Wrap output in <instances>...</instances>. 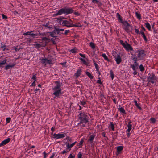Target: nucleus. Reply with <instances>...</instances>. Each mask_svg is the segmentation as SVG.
Listing matches in <instances>:
<instances>
[{
    "mask_svg": "<svg viewBox=\"0 0 158 158\" xmlns=\"http://www.w3.org/2000/svg\"><path fill=\"white\" fill-rule=\"evenodd\" d=\"M144 52L145 51L143 50H138V49H136L131 53V55L133 56L132 60H134V63L139 64L137 61L143 59Z\"/></svg>",
    "mask_w": 158,
    "mask_h": 158,
    "instance_id": "obj_1",
    "label": "nucleus"
},
{
    "mask_svg": "<svg viewBox=\"0 0 158 158\" xmlns=\"http://www.w3.org/2000/svg\"><path fill=\"white\" fill-rule=\"evenodd\" d=\"M80 120L78 125L81 127H84L86 126L87 123L89 122V118L85 112L80 111L78 115Z\"/></svg>",
    "mask_w": 158,
    "mask_h": 158,
    "instance_id": "obj_2",
    "label": "nucleus"
},
{
    "mask_svg": "<svg viewBox=\"0 0 158 158\" xmlns=\"http://www.w3.org/2000/svg\"><path fill=\"white\" fill-rule=\"evenodd\" d=\"M62 26H66L67 27H80L81 26V24L78 23L77 24H73L72 21L71 20H64L63 21V22L62 23Z\"/></svg>",
    "mask_w": 158,
    "mask_h": 158,
    "instance_id": "obj_3",
    "label": "nucleus"
},
{
    "mask_svg": "<svg viewBox=\"0 0 158 158\" xmlns=\"http://www.w3.org/2000/svg\"><path fill=\"white\" fill-rule=\"evenodd\" d=\"M157 78L155 75L153 73L149 74L147 78V81L148 83H151L154 84L157 81Z\"/></svg>",
    "mask_w": 158,
    "mask_h": 158,
    "instance_id": "obj_4",
    "label": "nucleus"
},
{
    "mask_svg": "<svg viewBox=\"0 0 158 158\" xmlns=\"http://www.w3.org/2000/svg\"><path fill=\"white\" fill-rule=\"evenodd\" d=\"M120 43L123 47L127 51H131L133 52V48L131 45L128 44L127 41H125V43L122 40H120Z\"/></svg>",
    "mask_w": 158,
    "mask_h": 158,
    "instance_id": "obj_5",
    "label": "nucleus"
},
{
    "mask_svg": "<svg viewBox=\"0 0 158 158\" xmlns=\"http://www.w3.org/2000/svg\"><path fill=\"white\" fill-rule=\"evenodd\" d=\"M112 55L115 58V60L117 64H119L122 61L120 55L117 54L116 52H114L112 53Z\"/></svg>",
    "mask_w": 158,
    "mask_h": 158,
    "instance_id": "obj_6",
    "label": "nucleus"
},
{
    "mask_svg": "<svg viewBox=\"0 0 158 158\" xmlns=\"http://www.w3.org/2000/svg\"><path fill=\"white\" fill-rule=\"evenodd\" d=\"M130 67L132 68L134 71V72L133 73L134 75H136L138 73V72L136 71V69L138 68L139 64H136L134 63L130 65Z\"/></svg>",
    "mask_w": 158,
    "mask_h": 158,
    "instance_id": "obj_7",
    "label": "nucleus"
},
{
    "mask_svg": "<svg viewBox=\"0 0 158 158\" xmlns=\"http://www.w3.org/2000/svg\"><path fill=\"white\" fill-rule=\"evenodd\" d=\"M122 24L125 26L124 29L127 32H129V28L130 27H131L130 24L128 23V22L127 21H124L122 23Z\"/></svg>",
    "mask_w": 158,
    "mask_h": 158,
    "instance_id": "obj_8",
    "label": "nucleus"
},
{
    "mask_svg": "<svg viewBox=\"0 0 158 158\" xmlns=\"http://www.w3.org/2000/svg\"><path fill=\"white\" fill-rule=\"evenodd\" d=\"M54 92L53 93L52 95H55V96L54 98H55L56 97L57 98H59L60 97V95L62 94L61 93V89H56V90H54Z\"/></svg>",
    "mask_w": 158,
    "mask_h": 158,
    "instance_id": "obj_9",
    "label": "nucleus"
},
{
    "mask_svg": "<svg viewBox=\"0 0 158 158\" xmlns=\"http://www.w3.org/2000/svg\"><path fill=\"white\" fill-rule=\"evenodd\" d=\"M54 82L56 84V85L52 88L53 90H56V89H61L60 87L61 85L60 82L57 81H55Z\"/></svg>",
    "mask_w": 158,
    "mask_h": 158,
    "instance_id": "obj_10",
    "label": "nucleus"
},
{
    "mask_svg": "<svg viewBox=\"0 0 158 158\" xmlns=\"http://www.w3.org/2000/svg\"><path fill=\"white\" fill-rule=\"evenodd\" d=\"M76 143L77 142L75 141L73 143L69 144V143H66L65 144L66 145L67 150H69V151H70L71 150V148L73 147Z\"/></svg>",
    "mask_w": 158,
    "mask_h": 158,
    "instance_id": "obj_11",
    "label": "nucleus"
},
{
    "mask_svg": "<svg viewBox=\"0 0 158 158\" xmlns=\"http://www.w3.org/2000/svg\"><path fill=\"white\" fill-rule=\"evenodd\" d=\"M54 137L56 138V139H59L64 138L65 137V135L63 134H54L53 135Z\"/></svg>",
    "mask_w": 158,
    "mask_h": 158,
    "instance_id": "obj_12",
    "label": "nucleus"
},
{
    "mask_svg": "<svg viewBox=\"0 0 158 158\" xmlns=\"http://www.w3.org/2000/svg\"><path fill=\"white\" fill-rule=\"evenodd\" d=\"M116 148L117 151L116 152V154L117 155H118L121 153V152L123 149V146H120L117 147Z\"/></svg>",
    "mask_w": 158,
    "mask_h": 158,
    "instance_id": "obj_13",
    "label": "nucleus"
},
{
    "mask_svg": "<svg viewBox=\"0 0 158 158\" xmlns=\"http://www.w3.org/2000/svg\"><path fill=\"white\" fill-rule=\"evenodd\" d=\"M64 14L68 15L73 12V11L72 8H64Z\"/></svg>",
    "mask_w": 158,
    "mask_h": 158,
    "instance_id": "obj_14",
    "label": "nucleus"
},
{
    "mask_svg": "<svg viewBox=\"0 0 158 158\" xmlns=\"http://www.w3.org/2000/svg\"><path fill=\"white\" fill-rule=\"evenodd\" d=\"M9 142H10V138H8V139L4 140L0 143V147L7 144Z\"/></svg>",
    "mask_w": 158,
    "mask_h": 158,
    "instance_id": "obj_15",
    "label": "nucleus"
},
{
    "mask_svg": "<svg viewBox=\"0 0 158 158\" xmlns=\"http://www.w3.org/2000/svg\"><path fill=\"white\" fill-rule=\"evenodd\" d=\"M95 136V135H92L90 136L88 140V141H89L90 143L91 144L93 143V140Z\"/></svg>",
    "mask_w": 158,
    "mask_h": 158,
    "instance_id": "obj_16",
    "label": "nucleus"
},
{
    "mask_svg": "<svg viewBox=\"0 0 158 158\" xmlns=\"http://www.w3.org/2000/svg\"><path fill=\"white\" fill-rule=\"evenodd\" d=\"M40 60H41V63L45 65H46L47 64V58H42L40 59Z\"/></svg>",
    "mask_w": 158,
    "mask_h": 158,
    "instance_id": "obj_17",
    "label": "nucleus"
},
{
    "mask_svg": "<svg viewBox=\"0 0 158 158\" xmlns=\"http://www.w3.org/2000/svg\"><path fill=\"white\" fill-rule=\"evenodd\" d=\"M132 123V122L131 121H129L128 122V125H127V127H128V129H127V131L128 132H129L130 131L131 129V127H132V125L131 124Z\"/></svg>",
    "mask_w": 158,
    "mask_h": 158,
    "instance_id": "obj_18",
    "label": "nucleus"
},
{
    "mask_svg": "<svg viewBox=\"0 0 158 158\" xmlns=\"http://www.w3.org/2000/svg\"><path fill=\"white\" fill-rule=\"evenodd\" d=\"M50 22H48L44 23L43 25L49 29H51L52 27V25H50Z\"/></svg>",
    "mask_w": 158,
    "mask_h": 158,
    "instance_id": "obj_19",
    "label": "nucleus"
},
{
    "mask_svg": "<svg viewBox=\"0 0 158 158\" xmlns=\"http://www.w3.org/2000/svg\"><path fill=\"white\" fill-rule=\"evenodd\" d=\"M81 69H78L76 72L75 73V75L76 76V77H78L81 74Z\"/></svg>",
    "mask_w": 158,
    "mask_h": 158,
    "instance_id": "obj_20",
    "label": "nucleus"
},
{
    "mask_svg": "<svg viewBox=\"0 0 158 158\" xmlns=\"http://www.w3.org/2000/svg\"><path fill=\"white\" fill-rule=\"evenodd\" d=\"M65 18L62 16H60L59 18H57V20L58 21V22L60 23L61 24H62V23L63 22V19H65Z\"/></svg>",
    "mask_w": 158,
    "mask_h": 158,
    "instance_id": "obj_21",
    "label": "nucleus"
},
{
    "mask_svg": "<svg viewBox=\"0 0 158 158\" xmlns=\"http://www.w3.org/2000/svg\"><path fill=\"white\" fill-rule=\"evenodd\" d=\"M118 110L120 112V113L122 114H126V113L125 112V110L122 107H120L118 108Z\"/></svg>",
    "mask_w": 158,
    "mask_h": 158,
    "instance_id": "obj_22",
    "label": "nucleus"
},
{
    "mask_svg": "<svg viewBox=\"0 0 158 158\" xmlns=\"http://www.w3.org/2000/svg\"><path fill=\"white\" fill-rule=\"evenodd\" d=\"M58 12L60 15L63 14H64V8L60 9V10L58 11Z\"/></svg>",
    "mask_w": 158,
    "mask_h": 158,
    "instance_id": "obj_23",
    "label": "nucleus"
},
{
    "mask_svg": "<svg viewBox=\"0 0 158 158\" xmlns=\"http://www.w3.org/2000/svg\"><path fill=\"white\" fill-rule=\"evenodd\" d=\"M141 34L142 35V36L143 38V39L145 42H147L148 41V39L145 36L144 33L143 32H141Z\"/></svg>",
    "mask_w": 158,
    "mask_h": 158,
    "instance_id": "obj_24",
    "label": "nucleus"
},
{
    "mask_svg": "<svg viewBox=\"0 0 158 158\" xmlns=\"http://www.w3.org/2000/svg\"><path fill=\"white\" fill-rule=\"evenodd\" d=\"M86 74L88 76L90 79H93L94 78V76H92L91 73L89 72L86 71L85 72Z\"/></svg>",
    "mask_w": 158,
    "mask_h": 158,
    "instance_id": "obj_25",
    "label": "nucleus"
},
{
    "mask_svg": "<svg viewBox=\"0 0 158 158\" xmlns=\"http://www.w3.org/2000/svg\"><path fill=\"white\" fill-rule=\"evenodd\" d=\"M102 56L103 58H104V60H107V61L109 62L110 61V60L108 58L107 56L106 55V54L105 53H103L102 54Z\"/></svg>",
    "mask_w": 158,
    "mask_h": 158,
    "instance_id": "obj_26",
    "label": "nucleus"
},
{
    "mask_svg": "<svg viewBox=\"0 0 158 158\" xmlns=\"http://www.w3.org/2000/svg\"><path fill=\"white\" fill-rule=\"evenodd\" d=\"M145 26L146 27L149 31L151 30V27L150 24L147 22L145 23Z\"/></svg>",
    "mask_w": 158,
    "mask_h": 158,
    "instance_id": "obj_27",
    "label": "nucleus"
},
{
    "mask_svg": "<svg viewBox=\"0 0 158 158\" xmlns=\"http://www.w3.org/2000/svg\"><path fill=\"white\" fill-rule=\"evenodd\" d=\"M92 2L94 3L97 4L99 6H100L102 5L101 3L99 2L97 0H92Z\"/></svg>",
    "mask_w": 158,
    "mask_h": 158,
    "instance_id": "obj_28",
    "label": "nucleus"
},
{
    "mask_svg": "<svg viewBox=\"0 0 158 158\" xmlns=\"http://www.w3.org/2000/svg\"><path fill=\"white\" fill-rule=\"evenodd\" d=\"M64 140H67V142L66 143H71L72 141V138L69 136H67L66 138Z\"/></svg>",
    "mask_w": 158,
    "mask_h": 158,
    "instance_id": "obj_29",
    "label": "nucleus"
},
{
    "mask_svg": "<svg viewBox=\"0 0 158 158\" xmlns=\"http://www.w3.org/2000/svg\"><path fill=\"white\" fill-rule=\"evenodd\" d=\"M79 60L83 62V63L86 65H88V63L83 59L82 58H79Z\"/></svg>",
    "mask_w": 158,
    "mask_h": 158,
    "instance_id": "obj_30",
    "label": "nucleus"
},
{
    "mask_svg": "<svg viewBox=\"0 0 158 158\" xmlns=\"http://www.w3.org/2000/svg\"><path fill=\"white\" fill-rule=\"evenodd\" d=\"M134 102L135 103V105L136 106V107L139 109H141V107L139 106V104L137 102V101L136 100H134Z\"/></svg>",
    "mask_w": 158,
    "mask_h": 158,
    "instance_id": "obj_31",
    "label": "nucleus"
},
{
    "mask_svg": "<svg viewBox=\"0 0 158 158\" xmlns=\"http://www.w3.org/2000/svg\"><path fill=\"white\" fill-rule=\"evenodd\" d=\"M93 63L94 64L96 70L99 69V67L98 65L96 63L95 60H93Z\"/></svg>",
    "mask_w": 158,
    "mask_h": 158,
    "instance_id": "obj_32",
    "label": "nucleus"
},
{
    "mask_svg": "<svg viewBox=\"0 0 158 158\" xmlns=\"http://www.w3.org/2000/svg\"><path fill=\"white\" fill-rule=\"evenodd\" d=\"M42 41H46L47 42H46L45 43L46 44L48 43L50 40L49 38H48L46 37H43L42 38Z\"/></svg>",
    "mask_w": 158,
    "mask_h": 158,
    "instance_id": "obj_33",
    "label": "nucleus"
},
{
    "mask_svg": "<svg viewBox=\"0 0 158 158\" xmlns=\"http://www.w3.org/2000/svg\"><path fill=\"white\" fill-rule=\"evenodd\" d=\"M139 68L140 69V71L142 72H143L144 71L145 68L144 67L142 64H141L139 67Z\"/></svg>",
    "mask_w": 158,
    "mask_h": 158,
    "instance_id": "obj_34",
    "label": "nucleus"
},
{
    "mask_svg": "<svg viewBox=\"0 0 158 158\" xmlns=\"http://www.w3.org/2000/svg\"><path fill=\"white\" fill-rule=\"evenodd\" d=\"M110 74L111 79L113 80L114 77V74L112 70H111L110 71Z\"/></svg>",
    "mask_w": 158,
    "mask_h": 158,
    "instance_id": "obj_35",
    "label": "nucleus"
},
{
    "mask_svg": "<svg viewBox=\"0 0 158 158\" xmlns=\"http://www.w3.org/2000/svg\"><path fill=\"white\" fill-rule=\"evenodd\" d=\"M135 14L138 19H141V15L139 13L137 12H136Z\"/></svg>",
    "mask_w": 158,
    "mask_h": 158,
    "instance_id": "obj_36",
    "label": "nucleus"
},
{
    "mask_svg": "<svg viewBox=\"0 0 158 158\" xmlns=\"http://www.w3.org/2000/svg\"><path fill=\"white\" fill-rule=\"evenodd\" d=\"M47 63L48 64H52L53 63H52V59H50L48 60L47 58Z\"/></svg>",
    "mask_w": 158,
    "mask_h": 158,
    "instance_id": "obj_37",
    "label": "nucleus"
},
{
    "mask_svg": "<svg viewBox=\"0 0 158 158\" xmlns=\"http://www.w3.org/2000/svg\"><path fill=\"white\" fill-rule=\"evenodd\" d=\"M77 48H74L70 50V52L73 53H75L77 52Z\"/></svg>",
    "mask_w": 158,
    "mask_h": 158,
    "instance_id": "obj_38",
    "label": "nucleus"
},
{
    "mask_svg": "<svg viewBox=\"0 0 158 158\" xmlns=\"http://www.w3.org/2000/svg\"><path fill=\"white\" fill-rule=\"evenodd\" d=\"M90 47L92 48L93 49H94L95 48V44L94 43L91 42L90 43Z\"/></svg>",
    "mask_w": 158,
    "mask_h": 158,
    "instance_id": "obj_39",
    "label": "nucleus"
},
{
    "mask_svg": "<svg viewBox=\"0 0 158 158\" xmlns=\"http://www.w3.org/2000/svg\"><path fill=\"white\" fill-rule=\"evenodd\" d=\"M110 127H111L112 130L113 131H114V123L113 122H110Z\"/></svg>",
    "mask_w": 158,
    "mask_h": 158,
    "instance_id": "obj_40",
    "label": "nucleus"
},
{
    "mask_svg": "<svg viewBox=\"0 0 158 158\" xmlns=\"http://www.w3.org/2000/svg\"><path fill=\"white\" fill-rule=\"evenodd\" d=\"M70 151H69V150H67L66 148L65 150H64L63 151L61 152L60 153V154H64L65 153L68 152H69Z\"/></svg>",
    "mask_w": 158,
    "mask_h": 158,
    "instance_id": "obj_41",
    "label": "nucleus"
},
{
    "mask_svg": "<svg viewBox=\"0 0 158 158\" xmlns=\"http://www.w3.org/2000/svg\"><path fill=\"white\" fill-rule=\"evenodd\" d=\"M56 33L55 32V31H54V29L53 31L50 33V35L51 37H56V36H55V34Z\"/></svg>",
    "mask_w": 158,
    "mask_h": 158,
    "instance_id": "obj_42",
    "label": "nucleus"
},
{
    "mask_svg": "<svg viewBox=\"0 0 158 158\" xmlns=\"http://www.w3.org/2000/svg\"><path fill=\"white\" fill-rule=\"evenodd\" d=\"M150 120L152 123H155L156 121V120L153 118H151Z\"/></svg>",
    "mask_w": 158,
    "mask_h": 158,
    "instance_id": "obj_43",
    "label": "nucleus"
},
{
    "mask_svg": "<svg viewBox=\"0 0 158 158\" xmlns=\"http://www.w3.org/2000/svg\"><path fill=\"white\" fill-rule=\"evenodd\" d=\"M84 142V140L83 139H81L80 142L78 144V146L79 147H80L81 146H82V144Z\"/></svg>",
    "mask_w": 158,
    "mask_h": 158,
    "instance_id": "obj_44",
    "label": "nucleus"
},
{
    "mask_svg": "<svg viewBox=\"0 0 158 158\" xmlns=\"http://www.w3.org/2000/svg\"><path fill=\"white\" fill-rule=\"evenodd\" d=\"M80 102L81 105H83L84 107H85V106H84V105L86 104V102H85L84 101H80Z\"/></svg>",
    "mask_w": 158,
    "mask_h": 158,
    "instance_id": "obj_45",
    "label": "nucleus"
},
{
    "mask_svg": "<svg viewBox=\"0 0 158 158\" xmlns=\"http://www.w3.org/2000/svg\"><path fill=\"white\" fill-rule=\"evenodd\" d=\"M13 48V49H15V51H18L19 49H20V48L19 47L17 46L15 48Z\"/></svg>",
    "mask_w": 158,
    "mask_h": 158,
    "instance_id": "obj_46",
    "label": "nucleus"
},
{
    "mask_svg": "<svg viewBox=\"0 0 158 158\" xmlns=\"http://www.w3.org/2000/svg\"><path fill=\"white\" fill-rule=\"evenodd\" d=\"M64 29H59L57 28L56 27L54 28V31H63Z\"/></svg>",
    "mask_w": 158,
    "mask_h": 158,
    "instance_id": "obj_47",
    "label": "nucleus"
},
{
    "mask_svg": "<svg viewBox=\"0 0 158 158\" xmlns=\"http://www.w3.org/2000/svg\"><path fill=\"white\" fill-rule=\"evenodd\" d=\"M32 32V31L27 32L26 33H23V35H30L31 33Z\"/></svg>",
    "mask_w": 158,
    "mask_h": 158,
    "instance_id": "obj_48",
    "label": "nucleus"
},
{
    "mask_svg": "<svg viewBox=\"0 0 158 158\" xmlns=\"http://www.w3.org/2000/svg\"><path fill=\"white\" fill-rule=\"evenodd\" d=\"M82 154L81 152H79L78 154H77V156L78 157L77 158H82Z\"/></svg>",
    "mask_w": 158,
    "mask_h": 158,
    "instance_id": "obj_49",
    "label": "nucleus"
},
{
    "mask_svg": "<svg viewBox=\"0 0 158 158\" xmlns=\"http://www.w3.org/2000/svg\"><path fill=\"white\" fill-rule=\"evenodd\" d=\"M6 63V60H3L2 62L0 63V67L1 66V65L5 64Z\"/></svg>",
    "mask_w": 158,
    "mask_h": 158,
    "instance_id": "obj_50",
    "label": "nucleus"
},
{
    "mask_svg": "<svg viewBox=\"0 0 158 158\" xmlns=\"http://www.w3.org/2000/svg\"><path fill=\"white\" fill-rule=\"evenodd\" d=\"M106 133L105 132H103L102 133V135L103 137H105L106 139H108V138L106 136Z\"/></svg>",
    "mask_w": 158,
    "mask_h": 158,
    "instance_id": "obj_51",
    "label": "nucleus"
},
{
    "mask_svg": "<svg viewBox=\"0 0 158 158\" xmlns=\"http://www.w3.org/2000/svg\"><path fill=\"white\" fill-rule=\"evenodd\" d=\"M30 35L31 36L33 37V38H34L36 36L38 35V34H33V33H31Z\"/></svg>",
    "mask_w": 158,
    "mask_h": 158,
    "instance_id": "obj_52",
    "label": "nucleus"
},
{
    "mask_svg": "<svg viewBox=\"0 0 158 158\" xmlns=\"http://www.w3.org/2000/svg\"><path fill=\"white\" fill-rule=\"evenodd\" d=\"M98 79H99L97 81V83L99 84H100L101 85L102 84V82L101 81V80L100 78L99 77L98 78Z\"/></svg>",
    "mask_w": 158,
    "mask_h": 158,
    "instance_id": "obj_53",
    "label": "nucleus"
},
{
    "mask_svg": "<svg viewBox=\"0 0 158 158\" xmlns=\"http://www.w3.org/2000/svg\"><path fill=\"white\" fill-rule=\"evenodd\" d=\"M75 156L74 154L73 155L72 154H70L68 158H75Z\"/></svg>",
    "mask_w": 158,
    "mask_h": 158,
    "instance_id": "obj_54",
    "label": "nucleus"
},
{
    "mask_svg": "<svg viewBox=\"0 0 158 158\" xmlns=\"http://www.w3.org/2000/svg\"><path fill=\"white\" fill-rule=\"evenodd\" d=\"M41 46H42V45L38 44H35V47L38 48H40Z\"/></svg>",
    "mask_w": 158,
    "mask_h": 158,
    "instance_id": "obj_55",
    "label": "nucleus"
},
{
    "mask_svg": "<svg viewBox=\"0 0 158 158\" xmlns=\"http://www.w3.org/2000/svg\"><path fill=\"white\" fill-rule=\"evenodd\" d=\"M51 40L53 44H56V43L55 42V39L54 38H51Z\"/></svg>",
    "mask_w": 158,
    "mask_h": 158,
    "instance_id": "obj_56",
    "label": "nucleus"
},
{
    "mask_svg": "<svg viewBox=\"0 0 158 158\" xmlns=\"http://www.w3.org/2000/svg\"><path fill=\"white\" fill-rule=\"evenodd\" d=\"M135 33L138 34H140V32L139 31L138 29H135Z\"/></svg>",
    "mask_w": 158,
    "mask_h": 158,
    "instance_id": "obj_57",
    "label": "nucleus"
},
{
    "mask_svg": "<svg viewBox=\"0 0 158 158\" xmlns=\"http://www.w3.org/2000/svg\"><path fill=\"white\" fill-rule=\"evenodd\" d=\"M74 14L77 16H78L80 15V14L78 12H74Z\"/></svg>",
    "mask_w": 158,
    "mask_h": 158,
    "instance_id": "obj_58",
    "label": "nucleus"
},
{
    "mask_svg": "<svg viewBox=\"0 0 158 158\" xmlns=\"http://www.w3.org/2000/svg\"><path fill=\"white\" fill-rule=\"evenodd\" d=\"M79 55L80 56L84 58H85V56L84 54H83L81 53H79Z\"/></svg>",
    "mask_w": 158,
    "mask_h": 158,
    "instance_id": "obj_59",
    "label": "nucleus"
},
{
    "mask_svg": "<svg viewBox=\"0 0 158 158\" xmlns=\"http://www.w3.org/2000/svg\"><path fill=\"white\" fill-rule=\"evenodd\" d=\"M116 16L117 18L118 19L119 18H120V17H121L120 15L118 13L116 14Z\"/></svg>",
    "mask_w": 158,
    "mask_h": 158,
    "instance_id": "obj_60",
    "label": "nucleus"
},
{
    "mask_svg": "<svg viewBox=\"0 0 158 158\" xmlns=\"http://www.w3.org/2000/svg\"><path fill=\"white\" fill-rule=\"evenodd\" d=\"M32 79H33L35 81H36V75H34L32 77Z\"/></svg>",
    "mask_w": 158,
    "mask_h": 158,
    "instance_id": "obj_61",
    "label": "nucleus"
},
{
    "mask_svg": "<svg viewBox=\"0 0 158 158\" xmlns=\"http://www.w3.org/2000/svg\"><path fill=\"white\" fill-rule=\"evenodd\" d=\"M2 18L4 19H5L7 18V17L3 14H2Z\"/></svg>",
    "mask_w": 158,
    "mask_h": 158,
    "instance_id": "obj_62",
    "label": "nucleus"
},
{
    "mask_svg": "<svg viewBox=\"0 0 158 158\" xmlns=\"http://www.w3.org/2000/svg\"><path fill=\"white\" fill-rule=\"evenodd\" d=\"M69 32V30H65L64 34L65 35H66Z\"/></svg>",
    "mask_w": 158,
    "mask_h": 158,
    "instance_id": "obj_63",
    "label": "nucleus"
},
{
    "mask_svg": "<svg viewBox=\"0 0 158 158\" xmlns=\"http://www.w3.org/2000/svg\"><path fill=\"white\" fill-rule=\"evenodd\" d=\"M6 122L7 123H9L10 122V117L6 118Z\"/></svg>",
    "mask_w": 158,
    "mask_h": 158,
    "instance_id": "obj_64",
    "label": "nucleus"
}]
</instances>
